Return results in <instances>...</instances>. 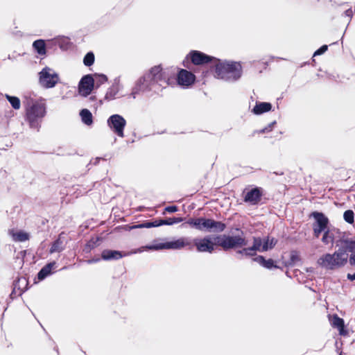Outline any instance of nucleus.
<instances>
[{"label": "nucleus", "mask_w": 355, "mask_h": 355, "mask_svg": "<svg viewBox=\"0 0 355 355\" xmlns=\"http://www.w3.org/2000/svg\"><path fill=\"white\" fill-rule=\"evenodd\" d=\"M215 76L226 81H236L242 76L241 64L234 61H219L216 64Z\"/></svg>", "instance_id": "f257e3e1"}, {"label": "nucleus", "mask_w": 355, "mask_h": 355, "mask_svg": "<svg viewBox=\"0 0 355 355\" xmlns=\"http://www.w3.org/2000/svg\"><path fill=\"white\" fill-rule=\"evenodd\" d=\"M348 260L346 250L339 249L333 254L327 253L322 255L317 261V264L326 270H336L344 266Z\"/></svg>", "instance_id": "f03ea898"}, {"label": "nucleus", "mask_w": 355, "mask_h": 355, "mask_svg": "<svg viewBox=\"0 0 355 355\" xmlns=\"http://www.w3.org/2000/svg\"><path fill=\"white\" fill-rule=\"evenodd\" d=\"M46 114V105L44 100H31L26 106V117L32 128L37 126V123Z\"/></svg>", "instance_id": "7ed1b4c3"}, {"label": "nucleus", "mask_w": 355, "mask_h": 355, "mask_svg": "<svg viewBox=\"0 0 355 355\" xmlns=\"http://www.w3.org/2000/svg\"><path fill=\"white\" fill-rule=\"evenodd\" d=\"M277 239L274 237H254L252 246L244 248L242 251H239V252L245 255L253 256L256 252H263L272 249L277 244Z\"/></svg>", "instance_id": "20e7f679"}, {"label": "nucleus", "mask_w": 355, "mask_h": 355, "mask_svg": "<svg viewBox=\"0 0 355 355\" xmlns=\"http://www.w3.org/2000/svg\"><path fill=\"white\" fill-rule=\"evenodd\" d=\"M39 83L44 88L54 87L59 81V76L54 69L46 67L39 73Z\"/></svg>", "instance_id": "39448f33"}, {"label": "nucleus", "mask_w": 355, "mask_h": 355, "mask_svg": "<svg viewBox=\"0 0 355 355\" xmlns=\"http://www.w3.org/2000/svg\"><path fill=\"white\" fill-rule=\"evenodd\" d=\"M216 239L218 243V245L221 246L225 250L247 245V242L245 239L240 236H218L216 237Z\"/></svg>", "instance_id": "423d86ee"}, {"label": "nucleus", "mask_w": 355, "mask_h": 355, "mask_svg": "<svg viewBox=\"0 0 355 355\" xmlns=\"http://www.w3.org/2000/svg\"><path fill=\"white\" fill-rule=\"evenodd\" d=\"M216 236H205L201 239H194V244L200 252H212L215 247L218 245L216 239Z\"/></svg>", "instance_id": "0eeeda50"}, {"label": "nucleus", "mask_w": 355, "mask_h": 355, "mask_svg": "<svg viewBox=\"0 0 355 355\" xmlns=\"http://www.w3.org/2000/svg\"><path fill=\"white\" fill-rule=\"evenodd\" d=\"M225 225L219 221L206 218H200L198 230L205 232H221Z\"/></svg>", "instance_id": "6e6552de"}, {"label": "nucleus", "mask_w": 355, "mask_h": 355, "mask_svg": "<svg viewBox=\"0 0 355 355\" xmlns=\"http://www.w3.org/2000/svg\"><path fill=\"white\" fill-rule=\"evenodd\" d=\"M107 125L119 137H124V128L126 125L125 119L119 114H113L107 119Z\"/></svg>", "instance_id": "1a4fd4ad"}, {"label": "nucleus", "mask_w": 355, "mask_h": 355, "mask_svg": "<svg viewBox=\"0 0 355 355\" xmlns=\"http://www.w3.org/2000/svg\"><path fill=\"white\" fill-rule=\"evenodd\" d=\"M94 79L91 74L84 76L78 86V94L83 97L89 96L94 88Z\"/></svg>", "instance_id": "9d476101"}, {"label": "nucleus", "mask_w": 355, "mask_h": 355, "mask_svg": "<svg viewBox=\"0 0 355 355\" xmlns=\"http://www.w3.org/2000/svg\"><path fill=\"white\" fill-rule=\"evenodd\" d=\"M153 85V83L151 81V79L146 73H145L135 83V85L132 88V96L133 98H135L137 94L150 90Z\"/></svg>", "instance_id": "9b49d317"}, {"label": "nucleus", "mask_w": 355, "mask_h": 355, "mask_svg": "<svg viewBox=\"0 0 355 355\" xmlns=\"http://www.w3.org/2000/svg\"><path fill=\"white\" fill-rule=\"evenodd\" d=\"M195 81V75L186 69H180L177 75V83L183 88L191 87Z\"/></svg>", "instance_id": "f8f14e48"}, {"label": "nucleus", "mask_w": 355, "mask_h": 355, "mask_svg": "<svg viewBox=\"0 0 355 355\" xmlns=\"http://www.w3.org/2000/svg\"><path fill=\"white\" fill-rule=\"evenodd\" d=\"M312 216L316 221L313 227L314 234L316 237H318L322 232L325 231L328 224V218L323 214L319 212H313Z\"/></svg>", "instance_id": "ddd939ff"}, {"label": "nucleus", "mask_w": 355, "mask_h": 355, "mask_svg": "<svg viewBox=\"0 0 355 355\" xmlns=\"http://www.w3.org/2000/svg\"><path fill=\"white\" fill-rule=\"evenodd\" d=\"M186 59L191 60L192 63L196 65H200L210 62L212 57L198 51H192L187 55Z\"/></svg>", "instance_id": "4468645a"}, {"label": "nucleus", "mask_w": 355, "mask_h": 355, "mask_svg": "<svg viewBox=\"0 0 355 355\" xmlns=\"http://www.w3.org/2000/svg\"><path fill=\"white\" fill-rule=\"evenodd\" d=\"M166 239H158L154 240L153 242L145 246H142L140 248L135 250L132 253H141L144 250H166Z\"/></svg>", "instance_id": "2eb2a0df"}, {"label": "nucleus", "mask_w": 355, "mask_h": 355, "mask_svg": "<svg viewBox=\"0 0 355 355\" xmlns=\"http://www.w3.org/2000/svg\"><path fill=\"white\" fill-rule=\"evenodd\" d=\"M146 73L151 79L153 84L165 79L164 72L160 65L151 67Z\"/></svg>", "instance_id": "dca6fc26"}, {"label": "nucleus", "mask_w": 355, "mask_h": 355, "mask_svg": "<svg viewBox=\"0 0 355 355\" xmlns=\"http://www.w3.org/2000/svg\"><path fill=\"white\" fill-rule=\"evenodd\" d=\"M123 88L120 79L116 78L114 80L112 85L107 89L105 98L107 101H112L116 98L120 90Z\"/></svg>", "instance_id": "f3484780"}, {"label": "nucleus", "mask_w": 355, "mask_h": 355, "mask_svg": "<svg viewBox=\"0 0 355 355\" xmlns=\"http://www.w3.org/2000/svg\"><path fill=\"white\" fill-rule=\"evenodd\" d=\"M329 321L331 326L338 330L340 335H347L348 332L345 329V322L342 318H339L337 315H334L329 317Z\"/></svg>", "instance_id": "a211bd4d"}, {"label": "nucleus", "mask_w": 355, "mask_h": 355, "mask_svg": "<svg viewBox=\"0 0 355 355\" xmlns=\"http://www.w3.org/2000/svg\"><path fill=\"white\" fill-rule=\"evenodd\" d=\"M188 245L189 242L184 237L178 238L177 239H172L171 241L166 240V250H180Z\"/></svg>", "instance_id": "6ab92c4d"}, {"label": "nucleus", "mask_w": 355, "mask_h": 355, "mask_svg": "<svg viewBox=\"0 0 355 355\" xmlns=\"http://www.w3.org/2000/svg\"><path fill=\"white\" fill-rule=\"evenodd\" d=\"M261 193L260 189H252L246 193L244 200L252 205H255L260 200Z\"/></svg>", "instance_id": "aec40b11"}, {"label": "nucleus", "mask_w": 355, "mask_h": 355, "mask_svg": "<svg viewBox=\"0 0 355 355\" xmlns=\"http://www.w3.org/2000/svg\"><path fill=\"white\" fill-rule=\"evenodd\" d=\"M12 239L16 242H24L29 239V234L20 230H10L8 232Z\"/></svg>", "instance_id": "412c9836"}, {"label": "nucleus", "mask_w": 355, "mask_h": 355, "mask_svg": "<svg viewBox=\"0 0 355 355\" xmlns=\"http://www.w3.org/2000/svg\"><path fill=\"white\" fill-rule=\"evenodd\" d=\"M272 108V105L270 103L259 102L257 103L252 109V112L254 114L259 115L263 113L269 112Z\"/></svg>", "instance_id": "4be33fe9"}, {"label": "nucleus", "mask_w": 355, "mask_h": 355, "mask_svg": "<svg viewBox=\"0 0 355 355\" xmlns=\"http://www.w3.org/2000/svg\"><path fill=\"white\" fill-rule=\"evenodd\" d=\"M128 254H129V253L122 254L120 251L106 250L102 252V258L104 260H116L121 259L123 256Z\"/></svg>", "instance_id": "5701e85b"}, {"label": "nucleus", "mask_w": 355, "mask_h": 355, "mask_svg": "<svg viewBox=\"0 0 355 355\" xmlns=\"http://www.w3.org/2000/svg\"><path fill=\"white\" fill-rule=\"evenodd\" d=\"M34 50L40 55H44L46 53V44L43 40H35L33 44Z\"/></svg>", "instance_id": "b1692460"}, {"label": "nucleus", "mask_w": 355, "mask_h": 355, "mask_svg": "<svg viewBox=\"0 0 355 355\" xmlns=\"http://www.w3.org/2000/svg\"><path fill=\"white\" fill-rule=\"evenodd\" d=\"M254 260L266 268L271 269L272 268H277V266L275 263V261L271 259L266 260L263 257L259 256Z\"/></svg>", "instance_id": "393cba45"}, {"label": "nucleus", "mask_w": 355, "mask_h": 355, "mask_svg": "<svg viewBox=\"0 0 355 355\" xmlns=\"http://www.w3.org/2000/svg\"><path fill=\"white\" fill-rule=\"evenodd\" d=\"M55 262H51L45 266L38 273V279L40 280L44 279L46 277L51 273V270L55 268Z\"/></svg>", "instance_id": "a878e982"}, {"label": "nucleus", "mask_w": 355, "mask_h": 355, "mask_svg": "<svg viewBox=\"0 0 355 355\" xmlns=\"http://www.w3.org/2000/svg\"><path fill=\"white\" fill-rule=\"evenodd\" d=\"M82 121L87 125H90L93 123L92 114L87 109H83L80 112Z\"/></svg>", "instance_id": "bb28decb"}, {"label": "nucleus", "mask_w": 355, "mask_h": 355, "mask_svg": "<svg viewBox=\"0 0 355 355\" xmlns=\"http://www.w3.org/2000/svg\"><path fill=\"white\" fill-rule=\"evenodd\" d=\"M334 230H328L324 232L322 241L325 244L333 243L334 240Z\"/></svg>", "instance_id": "cd10ccee"}, {"label": "nucleus", "mask_w": 355, "mask_h": 355, "mask_svg": "<svg viewBox=\"0 0 355 355\" xmlns=\"http://www.w3.org/2000/svg\"><path fill=\"white\" fill-rule=\"evenodd\" d=\"M92 76L94 79V83H96V87H99L107 81V77L102 73H94Z\"/></svg>", "instance_id": "c85d7f7f"}, {"label": "nucleus", "mask_w": 355, "mask_h": 355, "mask_svg": "<svg viewBox=\"0 0 355 355\" xmlns=\"http://www.w3.org/2000/svg\"><path fill=\"white\" fill-rule=\"evenodd\" d=\"M6 98L8 99L14 109L19 110L20 108L21 103L19 98L9 95H6Z\"/></svg>", "instance_id": "c756f323"}, {"label": "nucleus", "mask_w": 355, "mask_h": 355, "mask_svg": "<svg viewBox=\"0 0 355 355\" xmlns=\"http://www.w3.org/2000/svg\"><path fill=\"white\" fill-rule=\"evenodd\" d=\"M63 249V243L60 239H57L52 245L50 252L54 253L56 252H60Z\"/></svg>", "instance_id": "7c9ffc66"}, {"label": "nucleus", "mask_w": 355, "mask_h": 355, "mask_svg": "<svg viewBox=\"0 0 355 355\" xmlns=\"http://www.w3.org/2000/svg\"><path fill=\"white\" fill-rule=\"evenodd\" d=\"M94 62V55L92 52L87 53L83 59V63L87 67H90Z\"/></svg>", "instance_id": "2f4dec72"}, {"label": "nucleus", "mask_w": 355, "mask_h": 355, "mask_svg": "<svg viewBox=\"0 0 355 355\" xmlns=\"http://www.w3.org/2000/svg\"><path fill=\"white\" fill-rule=\"evenodd\" d=\"M343 218L345 220L349 223L352 224L354 221V214L352 210H347L344 212Z\"/></svg>", "instance_id": "473e14b6"}, {"label": "nucleus", "mask_w": 355, "mask_h": 355, "mask_svg": "<svg viewBox=\"0 0 355 355\" xmlns=\"http://www.w3.org/2000/svg\"><path fill=\"white\" fill-rule=\"evenodd\" d=\"M183 220L182 218H169L166 220H163L164 225H172L175 223H180Z\"/></svg>", "instance_id": "72a5a7b5"}, {"label": "nucleus", "mask_w": 355, "mask_h": 355, "mask_svg": "<svg viewBox=\"0 0 355 355\" xmlns=\"http://www.w3.org/2000/svg\"><path fill=\"white\" fill-rule=\"evenodd\" d=\"M199 222H200V218H190L187 223L190 226L195 227L196 229L198 230L199 227Z\"/></svg>", "instance_id": "f704fd0d"}, {"label": "nucleus", "mask_w": 355, "mask_h": 355, "mask_svg": "<svg viewBox=\"0 0 355 355\" xmlns=\"http://www.w3.org/2000/svg\"><path fill=\"white\" fill-rule=\"evenodd\" d=\"M275 124V121L270 123V124H268V125L267 127H266L265 128L259 131V132L260 133H265V132H270L273 129V127H274Z\"/></svg>", "instance_id": "c9c22d12"}, {"label": "nucleus", "mask_w": 355, "mask_h": 355, "mask_svg": "<svg viewBox=\"0 0 355 355\" xmlns=\"http://www.w3.org/2000/svg\"><path fill=\"white\" fill-rule=\"evenodd\" d=\"M328 47L327 45H323L321 46L319 49H318L313 54L314 56L322 55L327 50Z\"/></svg>", "instance_id": "e433bc0d"}, {"label": "nucleus", "mask_w": 355, "mask_h": 355, "mask_svg": "<svg viewBox=\"0 0 355 355\" xmlns=\"http://www.w3.org/2000/svg\"><path fill=\"white\" fill-rule=\"evenodd\" d=\"M346 247L349 249V251L354 250H355V241H347Z\"/></svg>", "instance_id": "4c0bfd02"}, {"label": "nucleus", "mask_w": 355, "mask_h": 355, "mask_svg": "<svg viewBox=\"0 0 355 355\" xmlns=\"http://www.w3.org/2000/svg\"><path fill=\"white\" fill-rule=\"evenodd\" d=\"M291 259L293 263L300 260L299 254L296 252H292L291 254Z\"/></svg>", "instance_id": "58836bf2"}, {"label": "nucleus", "mask_w": 355, "mask_h": 355, "mask_svg": "<svg viewBox=\"0 0 355 355\" xmlns=\"http://www.w3.org/2000/svg\"><path fill=\"white\" fill-rule=\"evenodd\" d=\"M135 227L138 228H150L153 227L151 222H148L145 223L140 224L139 225L135 226Z\"/></svg>", "instance_id": "ea45409f"}, {"label": "nucleus", "mask_w": 355, "mask_h": 355, "mask_svg": "<svg viewBox=\"0 0 355 355\" xmlns=\"http://www.w3.org/2000/svg\"><path fill=\"white\" fill-rule=\"evenodd\" d=\"M165 211L169 213L176 212L178 211V207L176 206H169L165 208Z\"/></svg>", "instance_id": "a19ab883"}, {"label": "nucleus", "mask_w": 355, "mask_h": 355, "mask_svg": "<svg viewBox=\"0 0 355 355\" xmlns=\"http://www.w3.org/2000/svg\"><path fill=\"white\" fill-rule=\"evenodd\" d=\"M163 223V220H155V221L151 222L153 227L164 225V223Z\"/></svg>", "instance_id": "79ce46f5"}, {"label": "nucleus", "mask_w": 355, "mask_h": 355, "mask_svg": "<svg viewBox=\"0 0 355 355\" xmlns=\"http://www.w3.org/2000/svg\"><path fill=\"white\" fill-rule=\"evenodd\" d=\"M349 261L351 265L355 266V253L350 255Z\"/></svg>", "instance_id": "37998d69"}, {"label": "nucleus", "mask_w": 355, "mask_h": 355, "mask_svg": "<svg viewBox=\"0 0 355 355\" xmlns=\"http://www.w3.org/2000/svg\"><path fill=\"white\" fill-rule=\"evenodd\" d=\"M347 278H348L349 280H351V281H354V280H355V274H353V275H352V274H348V275H347Z\"/></svg>", "instance_id": "c03bdc74"}, {"label": "nucleus", "mask_w": 355, "mask_h": 355, "mask_svg": "<svg viewBox=\"0 0 355 355\" xmlns=\"http://www.w3.org/2000/svg\"><path fill=\"white\" fill-rule=\"evenodd\" d=\"M352 11L351 10H348L346 11V15L350 16L352 15Z\"/></svg>", "instance_id": "a18cd8bd"}, {"label": "nucleus", "mask_w": 355, "mask_h": 355, "mask_svg": "<svg viewBox=\"0 0 355 355\" xmlns=\"http://www.w3.org/2000/svg\"><path fill=\"white\" fill-rule=\"evenodd\" d=\"M308 272H313V268H310L309 270H306Z\"/></svg>", "instance_id": "49530a36"}]
</instances>
